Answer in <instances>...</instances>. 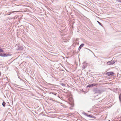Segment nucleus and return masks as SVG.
<instances>
[{
	"label": "nucleus",
	"mask_w": 121,
	"mask_h": 121,
	"mask_svg": "<svg viewBox=\"0 0 121 121\" xmlns=\"http://www.w3.org/2000/svg\"><path fill=\"white\" fill-rule=\"evenodd\" d=\"M93 91L94 92L95 94L99 93V94H100L103 91L102 90L99 89L97 88H94L93 89Z\"/></svg>",
	"instance_id": "1"
},
{
	"label": "nucleus",
	"mask_w": 121,
	"mask_h": 121,
	"mask_svg": "<svg viewBox=\"0 0 121 121\" xmlns=\"http://www.w3.org/2000/svg\"><path fill=\"white\" fill-rule=\"evenodd\" d=\"M11 56V54L9 53H0V56L2 57H6L8 56Z\"/></svg>",
	"instance_id": "2"
},
{
	"label": "nucleus",
	"mask_w": 121,
	"mask_h": 121,
	"mask_svg": "<svg viewBox=\"0 0 121 121\" xmlns=\"http://www.w3.org/2000/svg\"><path fill=\"white\" fill-rule=\"evenodd\" d=\"M82 113L85 116H86L88 117H89L90 118H94L95 117L92 116V115H88L87 114L85 113L84 112H83Z\"/></svg>",
	"instance_id": "3"
},
{
	"label": "nucleus",
	"mask_w": 121,
	"mask_h": 121,
	"mask_svg": "<svg viewBox=\"0 0 121 121\" xmlns=\"http://www.w3.org/2000/svg\"><path fill=\"white\" fill-rule=\"evenodd\" d=\"M114 74L113 72H107L106 73V74L108 76H111L113 75V74Z\"/></svg>",
	"instance_id": "4"
},
{
	"label": "nucleus",
	"mask_w": 121,
	"mask_h": 121,
	"mask_svg": "<svg viewBox=\"0 0 121 121\" xmlns=\"http://www.w3.org/2000/svg\"><path fill=\"white\" fill-rule=\"evenodd\" d=\"M97 84H90L88 85L87 86V87H93L94 86H95L97 85Z\"/></svg>",
	"instance_id": "5"
},
{
	"label": "nucleus",
	"mask_w": 121,
	"mask_h": 121,
	"mask_svg": "<svg viewBox=\"0 0 121 121\" xmlns=\"http://www.w3.org/2000/svg\"><path fill=\"white\" fill-rule=\"evenodd\" d=\"M113 64L114 62L112 60L108 61L107 62V64L108 65H113Z\"/></svg>",
	"instance_id": "6"
},
{
	"label": "nucleus",
	"mask_w": 121,
	"mask_h": 121,
	"mask_svg": "<svg viewBox=\"0 0 121 121\" xmlns=\"http://www.w3.org/2000/svg\"><path fill=\"white\" fill-rule=\"evenodd\" d=\"M23 49V47L21 46H19L17 50H21Z\"/></svg>",
	"instance_id": "7"
},
{
	"label": "nucleus",
	"mask_w": 121,
	"mask_h": 121,
	"mask_svg": "<svg viewBox=\"0 0 121 121\" xmlns=\"http://www.w3.org/2000/svg\"><path fill=\"white\" fill-rule=\"evenodd\" d=\"M84 44L83 43H82L81 44L79 47L78 50L79 51L84 46Z\"/></svg>",
	"instance_id": "8"
},
{
	"label": "nucleus",
	"mask_w": 121,
	"mask_h": 121,
	"mask_svg": "<svg viewBox=\"0 0 121 121\" xmlns=\"http://www.w3.org/2000/svg\"><path fill=\"white\" fill-rule=\"evenodd\" d=\"M2 104L3 106H4V107H5L6 103L5 102H3Z\"/></svg>",
	"instance_id": "9"
},
{
	"label": "nucleus",
	"mask_w": 121,
	"mask_h": 121,
	"mask_svg": "<svg viewBox=\"0 0 121 121\" xmlns=\"http://www.w3.org/2000/svg\"><path fill=\"white\" fill-rule=\"evenodd\" d=\"M119 98L120 101L121 102V94L119 95Z\"/></svg>",
	"instance_id": "10"
},
{
	"label": "nucleus",
	"mask_w": 121,
	"mask_h": 121,
	"mask_svg": "<svg viewBox=\"0 0 121 121\" xmlns=\"http://www.w3.org/2000/svg\"><path fill=\"white\" fill-rule=\"evenodd\" d=\"M85 68V65H84V64H83L82 66V69H84Z\"/></svg>",
	"instance_id": "11"
},
{
	"label": "nucleus",
	"mask_w": 121,
	"mask_h": 121,
	"mask_svg": "<svg viewBox=\"0 0 121 121\" xmlns=\"http://www.w3.org/2000/svg\"><path fill=\"white\" fill-rule=\"evenodd\" d=\"M97 22L101 26H102V24L100 22L98 21H97Z\"/></svg>",
	"instance_id": "12"
},
{
	"label": "nucleus",
	"mask_w": 121,
	"mask_h": 121,
	"mask_svg": "<svg viewBox=\"0 0 121 121\" xmlns=\"http://www.w3.org/2000/svg\"><path fill=\"white\" fill-rule=\"evenodd\" d=\"M4 51L2 49L0 48V52H3Z\"/></svg>",
	"instance_id": "13"
},
{
	"label": "nucleus",
	"mask_w": 121,
	"mask_h": 121,
	"mask_svg": "<svg viewBox=\"0 0 121 121\" xmlns=\"http://www.w3.org/2000/svg\"><path fill=\"white\" fill-rule=\"evenodd\" d=\"M61 85L63 86H65V85L63 83H62L61 84Z\"/></svg>",
	"instance_id": "14"
},
{
	"label": "nucleus",
	"mask_w": 121,
	"mask_h": 121,
	"mask_svg": "<svg viewBox=\"0 0 121 121\" xmlns=\"http://www.w3.org/2000/svg\"><path fill=\"white\" fill-rule=\"evenodd\" d=\"M52 93L53 94H54V95H56V93Z\"/></svg>",
	"instance_id": "15"
},
{
	"label": "nucleus",
	"mask_w": 121,
	"mask_h": 121,
	"mask_svg": "<svg viewBox=\"0 0 121 121\" xmlns=\"http://www.w3.org/2000/svg\"><path fill=\"white\" fill-rule=\"evenodd\" d=\"M86 49L89 50L91 52H92L93 53V52L90 50L88 48H86Z\"/></svg>",
	"instance_id": "16"
},
{
	"label": "nucleus",
	"mask_w": 121,
	"mask_h": 121,
	"mask_svg": "<svg viewBox=\"0 0 121 121\" xmlns=\"http://www.w3.org/2000/svg\"><path fill=\"white\" fill-rule=\"evenodd\" d=\"M113 61L114 62V63L116 62L115 60H113Z\"/></svg>",
	"instance_id": "17"
},
{
	"label": "nucleus",
	"mask_w": 121,
	"mask_h": 121,
	"mask_svg": "<svg viewBox=\"0 0 121 121\" xmlns=\"http://www.w3.org/2000/svg\"><path fill=\"white\" fill-rule=\"evenodd\" d=\"M18 78L20 79V77H19V76L18 77Z\"/></svg>",
	"instance_id": "18"
},
{
	"label": "nucleus",
	"mask_w": 121,
	"mask_h": 121,
	"mask_svg": "<svg viewBox=\"0 0 121 121\" xmlns=\"http://www.w3.org/2000/svg\"><path fill=\"white\" fill-rule=\"evenodd\" d=\"M14 12H16V11H14Z\"/></svg>",
	"instance_id": "19"
}]
</instances>
